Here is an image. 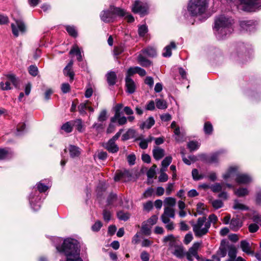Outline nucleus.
I'll use <instances>...</instances> for the list:
<instances>
[{
	"mask_svg": "<svg viewBox=\"0 0 261 261\" xmlns=\"http://www.w3.org/2000/svg\"><path fill=\"white\" fill-rule=\"evenodd\" d=\"M56 249L65 256V261H83L80 256L81 250L76 240L66 239L63 244L61 246H57Z\"/></svg>",
	"mask_w": 261,
	"mask_h": 261,
	"instance_id": "obj_1",
	"label": "nucleus"
},
{
	"mask_svg": "<svg viewBox=\"0 0 261 261\" xmlns=\"http://www.w3.org/2000/svg\"><path fill=\"white\" fill-rule=\"evenodd\" d=\"M233 20L224 15H221L216 18L215 22V34L218 39H222L226 35L231 34L233 31L232 25Z\"/></svg>",
	"mask_w": 261,
	"mask_h": 261,
	"instance_id": "obj_2",
	"label": "nucleus"
},
{
	"mask_svg": "<svg viewBox=\"0 0 261 261\" xmlns=\"http://www.w3.org/2000/svg\"><path fill=\"white\" fill-rule=\"evenodd\" d=\"M125 13L124 9L111 6L109 10H103L100 13V17L103 22L109 23L114 21L117 16L122 17Z\"/></svg>",
	"mask_w": 261,
	"mask_h": 261,
	"instance_id": "obj_3",
	"label": "nucleus"
},
{
	"mask_svg": "<svg viewBox=\"0 0 261 261\" xmlns=\"http://www.w3.org/2000/svg\"><path fill=\"white\" fill-rule=\"evenodd\" d=\"M207 7L206 0H190L188 6V11L191 16H197L203 14Z\"/></svg>",
	"mask_w": 261,
	"mask_h": 261,
	"instance_id": "obj_4",
	"label": "nucleus"
},
{
	"mask_svg": "<svg viewBox=\"0 0 261 261\" xmlns=\"http://www.w3.org/2000/svg\"><path fill=\"white\" fill-rule=\"evenodd\" d=\"M205 217H200L196 223H192L193 231L195 236L197 238H201L206 234L210 228L209 222H206Z\"/></svg>",
	"mask_w": 261,
	"mask_h": 261,
	"instance_id": "obj_5",
	"label": "nucleus"
},
{
	"mask_svg": "<svg viewBox=\"0 0 261 261\" xmlns=\"http://www.w3.org/2000/svg\"><path fill=\"white\" fill-rule=\"evenodd\" d=\"M244 5V10L246 11H254L261 8V0H241Z\"/></svg>",
	"mask_w": 261,
	"mask_h": 261,
	"instance_id": "obj_6",
	"label": "nucleus"
},
{
	"mask_svg": "<svg viewBox=\"0 0 261 261\" xmlns=\"http://www.w3.org/2000/svg\"><path fill=\"white\" fill-rule=\"evenodd\" d=\"M15 23L11 24V28L13 34L15 37H18L19 33H23L25 32L26 26L21 19H14Z\"/></svg>",
	"mask_w": 261,
	"mask_h": 261,
	"instance_id": "obj_7",
	"label": "nucleus"
},
{
	"mask_svg": "<svg viewBox=\"0 0 261 261\" xmlns=\"http://www.w3.org/2000/svg\"><path fill=\"white\" fill-rule=\"evenodd\" d=\"M201 244V243L200 242L194 243L188 251L186 253L187 258L189 261H193L194 257L197 259H199L197 251Z\"/></svg>",
	"mask_w": 261,
	"mask_h": 261,
	"instance_id": "obj_8",
	"label": "nucleus"
},
{
	"mask_svg": "<svg viewBox=\"0 0 261 261\" xmlns=\"http://www.w3.org/2000/svg\"><path fill=\"white\" fill-rule=\"evenodd\" d=\"M148 7L146 5L142 4L139 1H136L132 7V11L134 13H139L142 16L147 14Z\"/></svg>",
	"mask_w": 261,
	"mask_h": 261,
	"instance_id": "obj_9",
	"label": "nucleus"
},
{
	"mask_svg": "<svg viewBox=\"0 0 261 261\" xmlns=\"http://www.w3.org/2000/svg\"><path fill=\"white\" fill-rule=\"evenodd\" d=\"M175 212L173 208L171 207H166L164 208V213L161 217V220L163 223H167L169 221L170 218H174Z\"/></svg>",
	"mask_w": 261,
	"mask_h": 261,
	"instance_id": "obj_10",
	"label": "nucleus"
},
{
	"mask_svg": "<svg viewBox=\"0 0 261 261\" xmlns=\"http://www.w3.org/2000/svg\"><path fill=\"white\" fill-rule=\"evenodd\" d=\"M40 198L39 197L38 192L36 191L34 194H31L29 197L30 203L32 208L37 211L40 207Z\"/></svg>",
	"mask_w": 261,
	"mask_h": 261,
	"instance_id": "obj_11",
	"label": "nucleus"
},
{
	"mask_svg": "<svg viewBox=\"0 0 261 261\" xmlns=\"http://www.w3.org/2000/svg\"><path fill=\"white\" fill-rule=\"evenodd\" d=\"M7 78L8 81L7 82L5 83L2 82L0 84L2 89L4 90H8L11 89V84H12L15 87H16L18 84V82L13 75H8Z\"/></svg>",
	"mask_w": 261,
	"mask_h": 261,
	"instance_id": "obj_12",
	"label": "nucleus"
},
{
	"mask_svg": "<svg viewBox=\"0 0 261 261\" xmlns=\"http://www.w3.org/2000/svg\"><path fill=\"white\" fill-rule=\"evenodd\" d=\"M235 181L239 185H247L251 182L252 178L246 174H238L236 175Z\"/></svg>",
	"mask_w": 261,
	"mask_h": 261,
	"instance_id": "obj_13",
	"label": "nucleus"
},
{
	"mask_svg": "<svg viewBox=\"0 0 261 261\" xmlns=\"http://www.w3.org/2000/svg\"><path fill=\"white\" fill-rule=\"evenodd\" d=\"M238 168L236 166L230 167L227 171L223 175V177L225 180H228L232 177H236L237 173Z\"/></svg>",
	"mask_w": 261,
	"mask_h": 261,
	"instance_id": "obj_14",
	"label": "nucleus"
},
{
	"mask_svg": "<svg viewBox=\"0 0 261 261\" xmlns=\"http://www.w3.org/2000/svg\"><path fill=\"white\" fill-rule=\"evenodd\" d=\"M125 85L126 87V91L129 94L135 92L136 90V85L134 81L128 76L125 78Z\"/></svg>",
	"mask_w": 261,
	"mask_h": 261,
	"instance_id": "obj_15",
	"label": "nucleus"
},
{
	"mask_svg": "<svg viewBox=\"0 0 261 261\" xmlns=\"http://www.w3.org/2000/svg\"><path fill=\"white\" fill-rule=\"evenodd\" d=\"M112 141H108L104 145L103 147L106 149L109 152L115 153L118 151L119 147L115 143V142H112Z\"/></svg>",
	"mask_w": 261,
	"mask_h": 261,
	"instance_id": "obj_16",
	"label": "nucleus"
},
{
	"mask_svg": "<svg viewBox=\"0 0 261 261\" xmlns=\"http://www.w3.org/2000/svg\"><path fill=\"white\" fill-rule=\"evenodd\" d=\"M242 226V222L241 220L237 218H233L230 222V229L233 231H237Z\"/></svg>",
	"mask_w": 261,
	"mask_h": 261,
	"instance_id": "obj_17",
	"label": "nucleus"
},
{
	"mask_svg": "<svg viewBox=\"0 0 261 261\" xmlns=\"http://www.w3.org/2000/svg\"><path fill=\"white\" fill-rule=\"evenodd\" d=\"M153 156L156 160L161 159L165 155L164 149L158 147L154 146L152 150Z\"/></svg>",
	"mask_w": 261,
	"mask_h": 261,
	"instance_id": "obj_18",
	"label": "nucleus"
},
{
	"mask_svg": "<svg viewBox=\"0 0 261 261\" xmlns=\"http://www.w3.org/2000/svg\"><path fill=\"white\" fill-rule=\"evenodd\" d=\"M176 44L174 42L172 41L168 45H167L164 49L162 55L164 57H170L172 55V49L176 48Z\"/></svg>",
	"mask_w": 261,
	"mask_h": 261,
	"instance_id": "obj_19",
	"label": "nucleus"
},
{
	"mask_svg": "<svg viewBox=\"0 0 261 261\" xmlns=\"http://www.w3.org/2000/svg\"><path fill=\"white\" fill-rule=\"evenodd\" d=\"M253 23V22L252 20H243L240 22V26L243 30L251 31L254 28Z\"/></svg>",
	"mask_w": 261,
	"mask_h": 261,
	"instance_id": "obj_20",
	"label": "nucleus"
},
{
	"mask_svg": "<svg viewBox=\"0 0 261 261\" xmlns=\"http://www.w3.org/2000/svg\"><path fill=\"white\" fill-rule=\"evenodd\" d=\"M172 253L177 258H181L186 255L184 248L182 246H177L175 247Z\"/></svg>",
	"mask_w": 261,
	"mask_h": 261,
	"instance_id": "obj_21",
	"label": "nucleus"
},
{
	"mask_svg": "<svg viewBox=\"0 0 261 261\" xmlns=\"http://www.w3.org/2000/svg\"><path fill=\"white\" fill-rule=\"evenodd\" d=\"M155 123V121L153 117H149L145 121L143 122L140 125V128L141 129H149Z\"/></svg>",
	"mask_w": 261,
	"mask_h": 261,
	"instance_id": "obj_22",
	"label": "nucleus"
},
{
	"mask_svg": "<svg viewBox=\"0 0 261 261\" xmlns=\"http://www.w3.org/2000/svg\"><path fill=\"white\" fill-rule=\"evenodd\" d=\"M70 55L75 54L77 57V60L79 61H81L82 60V53L80 49L79 46L76 44H74L72 47L70 51H69Z\"/></svg>",
	"mask_w": 261,
	"mask_h": 261,
	"instance_id": "obj_23",
	"label": "nucleus"
},
{
	"mask_svg": "<svg viewBox=\"0 0 261 261\" xmlns=\"http://www.w3.org/2000/svg\"><path fill=\"white\" fill-rule=\"evenodd\" d=\"M68 149L70 155L72 158L79 156L81 153L80 148L74 145H70Z\"/></svg>",
	"mask_w": 261,
	"mask_h": 261,
	"instance_id": "obj_24",
	"label": "nucleus"
},
{
	"mask_svg": "<svg viewBox=\"0 0 261 261\" xmlns=\"http://www.w3.org/2000/svg\"><path fill=\"white\" fill-rule=\"evenodd\" d=\"M240 246L243 252L249 254H253V252L250 250V246L247 241L245 240L242 241L241 242Z\"/></svg>",
	"mask_w": 261,
	"mask_h": 261,
	"instance_id": "obj_25",
	"label": "nucleus"
},
{
	"mask_svg": "<svg viewBox=\"0 0 261 261\" xmlns=\"http://www.w3.org/2000/svg\"><path fill=\"white\" fill-rule=\"evenodd\" d=\"M138 61L141 66L145 67H149L151 65V62L141 54L138 57Z\"/></svg>",
	"mask_w": 261,
	"mask_h": 261,
	"instance_id": "obj_26",
	"label": "nucleus"
},
{
	"mask_svg": "<svg viewBox=\"0 0 261 261\" xmlns=\"http://www.w3.org/2000/svg\"><path fill=\"white\" fill-rule=\"evenodd\" d=\"M234 194L238 197H244L249 194V191L246 188H240L238 189L234 190Z\"/></svg>",
	"mask_w": 261,
	"mask_h": 261,
	"instance_id": "obj_27",
	"label": "nucleus"
},
{
	"mask_svg": "<svg viewBox=\"0 0 261 261\" xmlns=\"http://www.w3.org/2000/svg\"><path fill=\"white\" fill-rule=\"evenodd\" d=\"M107 81L110 85H114L116 83V75L114 72L111 71L107 74Z\"/></svg>",
	"mask_w": 261,
	"mask_h": 261,
	"instance_id": "obj_28",
	"label": "nucleus"
},
{
	"mask_svg": "<svg viewBox=\"0 0 261 261\" xmlns=\"http://www.w3.org/2000/svg\"><path fill=\"white\" fill-rule=\"evenodd\" d=\"M233 208L234 210H238L241 211H247L249 210V207L239 202L238 200H235L234 201Z\"/></svg>",
	"mask_w": 261,
	"mask_h": 261,
	"instance_id": "obj_29",
	"label": "nucleus"
},
{
	"mask_svg": "<svg viewBox=\"0 0 261 261\" xmlns=\"http://www.w3.org/2000/svg\"><path fill=\"white\" fill-rule=\"evenodd\" d=\"M73 123L71 121H68L63 124L61 126V129L67 133H71L72 131Z\"/></svg>",
	"mask_w": 261,
	"mask_h": 261,
	"instance_id": "obj_30",
	"label": "nucleus"
},
{
	"mask_svg": "<svg viewBox=\"0 0 261 261\" xmlns=\"http://www.w3.org/2000/svg\"><path fill=\"white\" fill-rule=\"evenodd\" d=\"M222 153V151H219L212 154L208 159V162L215 163L218 162L219 155Z\"/></svg>",
	"mask_w": 261,
	"mask_h": 261,
	"instance_id": "obj_31",
	"label": "nucleus"
},
{
	"mask_svg": "<svg viewBox=\"0 0 261 261\" xmlns=\"http://www.w3.org/2000/svg\"><path fill=\"white\" fill-rule=\"evenodd\" d=\"M11 156V152L6 149L0 148V160L8 159Z\"/></svg>",
	"mask_w": 261,
	"mask_h": 261,
	"instance_id": "obj_32",
	"label": "nucleus"
},
{
	"mask_svg": "<svg viewBox=\"0 0 261 261\" xmlns=\"http://www.w3.org/2000/svg\"><path fill=\"white\" fill-rule=\"evenodd\" d=\"M150 226L146 222H143L141 228L142 233L147 236L149 235L151 233Z\"/></svg>",
	"mask_w": 261,
	"mask_h": 261,
	"instance_id": "obj_33",
	"label": "nucleus"
},
{
	"mask_svg": "<svg viewBox=\"0 0 261 261\" xmlns=\"http://www.w3.org/2000/svg\"><path fill=\"white\" fill-rule=\"evenodd\" d=\"M142 52L149 57H153L156 56V50L153 47H148L142 50Z\"/></svg>",
	"mask_w": 261,
	"mask_h": 261,
	"instance_id": "obj_34",
	"label": "nucleus"
},
{
	"mask_svg": "<svg viewBox=\"0 0 261 261\" xmlns=\"http://www.w3.org/2000/svg\"><path fill=\"white\" fill-rule=\"evenodd\" d=\"M117 217L120 220L127 221L130 217L129 213H124L123 211H119L117 213Z\"/></svg>",
	"mask_w": 261,
	"mask_h": 261,
	"instance_id": "obj_35",
	"label": "nucleus"
},
{
	"mask_svg": "<svg viewBox=\"0 0 261 261\" xmlns=\"http://www.w3.org/2000/svg\"><path fill=\"white\" fill-rule=\"evenodd\" d=\"M64 74L66 76H68L70 77V82H72L74 79V72L72 70V68L65 67L64 69Z\"/></svg>",
	"mask_w": 261,
	"mask_h": 261,
	"instance_id": "obj_36",
	"label": "nucleus"
},
{
	"mask_svg": "<svg viewBox=\"0 0 261 261\" xmlns=\"http://www.w3.org/2000/svg\"><path fill=\"white\" fill-rule=\"evenodd\" d=\"M88 101L85 102L81 103L78 107V110L81 115H85L86 114V110L87 109Z\"/></svg>",
	"mask_w": 261,
	"mask_h": 261,
	"instance_id": "obj_37",
	"label": "nucleus"
},
{
	"mask_svg": "<svg viewBox=\"0 0 261 261\" xmlns=\"http://www.w3.org/2000/svg\"><path fill=\"white\" fill-rule=\"evenodd\" d=\"M73 125H75L77 130L80 132H82L84 130L83 125L81 119H76L72 122Z\"/></svg>",
	"mask_w": 261,
	"mask_h": 261,
	"instance_id": "obj_38",
	"label": "nucleus"
},
{
	"mask_svg": "<svg viewBox=\"0 0 261 261\" xmlns=\"http://www.w3.org/2000/svg\"><path fill=\"white\" fill-rule=\"evenodd\" d=\"M213 130V126L210 122H206L204 124V131L206 134L210 135Z\"/></svg>",
	"mask_w": 261,
	"mask_h": 261,
	"instance_id": "obj_39",
	"label": "nucleus"
},
{
	"mask_svg": "<svg viewBox=\"0 0 261 261\" xmlns=\"http://www.w3.org/2000/svg\"><path fill=\"white\" fill-rule=\"evenodd\" d=\"M200 144L196 141H190L188 144V147L191 151L197 150Z\"/></svg>",
	"mask_w": 261,
	"mask_h": 261,
	"instance_id": "obj_40",
	"label": "nucleus"
},
{
	"mask_svg": "<svg viewBox=\"0 0 261 261\" xmlns=\"http://www.w3.org/2000/svg\"><path fill=\"white\" fill-rule=\"evenodd\" d=\"M50 186H46L41 181L39 182L37 185V188L40 193L44 192L47 191Z\"/></svg>",
	"mask_w": 261,
	"mask_h": 261,
	"instance_id": "obj_41",
	"label": "nucleus"
},
{
	"mask_svg": "<svg viewBox=\"0 0 261 261\" xmlns=\"http://www.w3.org/2000/svg\"><path fill=\"white\" fill-rule=\"evenodd\" d=\"M156 106L159 109H165L167 107L166 101L159 99H156Z\"/></svg>",
	"mask_w": 261,
	"mask_h": 261,
	"instance_id": "obj_42",
	"label": "nucleus"
},
{
	"mask_svg": "<svg viewBox=\"0 0 261 261\" xmlns=\"http://www.w3.org/2000/svg\"><path fill=\"white\" fill-rule=\"evenodd\" d=\"M128 174V171L124 170L123 171H120L117 172L114 177V180L116 181H119L120 180H122L123 181V175Z\"/></svg>",
	"mask_w": 261,
	"mask_h": 261,
	"instance_id": "obj_43",
	"label": "nucleus"
},
{
	"mask_svg": "<svg viewBox=\"0 0 261 261\" xmlns=\"http://www.w3.org/2000/svg\"><path fill=\"white\" fill-rule=\"evenodd\" d=\"M66 31L70 36L74 37H76L77 36V32L74 27L70 25L67 26Z\"/></svg>",
	"mask_w": 261,
	"mask_h": 261,
	"instance_id": "obj_44",
	"label": "nucleus"
},
{
	"mask_svg": "<svg viewBox=\"0 0 261 261\" xmlns=\"http://www.w3.org/2000/svg\"><path fill=\"white\" fill-rule=\"evenodd\" d=\"M211 190L215 193L220 192L222 189V186L219 183H216L210 187Z\"/></svg>",
	"mask_w": 261,
	"mask_h": 261,
	"instance_id": "obj_45",
	"label": "nucleus"
},
{
	"mask_svg": "<svg viewBox=\"0 0 261 261\" xmlns=\"http://www.w3.org/2000/svg\"><path fill=\"white\" fill-rule=\"evenodd\" d=\"M211 204L215 209H219L223 206V202L218 199L213 200Z\"/></svg>",
	"mask_w": 261,
	"mask_h": 261,
	"instance_id": "obj_46",
	"label": "nucleus"
},
{
	"mask_svg": "<svg viewBox=\"0 0 261 261\" xmlns=\"http://www.w3.org/2000/svg\"><path fill=\"white\" fill-rule=\"evenodd\" d=\"M205 211H206V210L205 209V206L203 203H198L197 204V213L198 214H204Z\"/></svg>",
	"mask_w": 261,
	"mask_h": 261,
	"instance_id": "obj_47",
	"label": "nucleus"
},
{
	"mask_svg": "<svg viewBox=\"0 0 261 261\" xmlns=\"http://www.w3.org/2000/svg\"><path fill=\"white\" fill-rule=\"evenodd\" d=\"M228 255L229 258H236L237 256V249L234 246H230L229 248Z\"/></svg>",
	"mask_w": 261,
	"mask_h": 261,
	"instance_id": "obj_48",
	"label": "nucleus"
},
{
	"mask_svg": "<svg viewBox=\"0 0 261 261\" xmlns=\"http://www.w3.org/2000/svg\"><path fill=\"white\" fill-rule=\"evenodd\" d=\"M148 31L147 27L146 25H142L139 27L138 34L140 36H144Z\"/></svg>",
	"mask_w": 261,
	"mask_h": 261,
	"instance_id": "obj_49",
	"label": "nucleus"
},
{
	"mask_svg": "<svg viewBox=\"0 0 261 261\" xmlns=\"http://www.w3.org/2000/svg\"><path fill=\"white\" fill-rule=\"evenodd\" d=\"M164 203L165 204L169 206H173L175 205L176 200L175 198L172 197H167L165 199Z\"/></svg>",
	"mask_w": 261,
	"mask_h": 261,
	"instance_id": "obj_50",
	"label": "nucleus"
},
{
	"mask_svg": "<svg viewBox=\"0 0 261 261\" xmlns=\"http://www.w3.org/2000/svg\"><path fill=\"white\" fill-rule=\"evenodd\" d=\"M158 219V218L157 216L153 215L145 222L148 224L149 225L152 226L156 223Z\"/></svg>",
	"mask_w": 261,
	"mask_h": 261,
	"instance_id": "obj_51",
	"label": "nucleus"
},
{
	"mask_svg": "<svg viewBox=\"0 0 261 261\" xmlns=\"http://www.w3.org/2000/svg\"><path fill=\"white\" fill-rule=\"evenodd\" d=\"M29 71L30 74L34 76H36L38 72L37 67L34 65H31L30 66Z\"/></svg>",
	"mask_w": 261,
	"mask_h": 261,
	"instance_id": "obj_52",
	"label": "nucleus"
},
{
	"mask_svg": "<svg viewBox=\"0 0 261 261\" xmlns=\"http://www.w3.org/2000/svg\"><path fill=\"white\" fill-rule=\"evenodd\" d=\"M172 162V158L170 156L166 157L162 162V166L167 167Z\"/></svg>",
	"mask_w": 261,
	"mask_h": 261,
	"instance_id": "obj_53",
	"label": "nucleus"
},
{
	"mask_svg": "<svg viewBox=\"0 0 261 261\" xmlns=\"http://www.w3.org/2000/svg\"><path fill=\"white\" fill-rule=\"evenodd\" d=\"M107 119V111L106 110H102L99 114L98 117V120L100 122H103Z\"/></svg>",
	"mask_w": 261,
	"mask_h": 261,
	"instance_id": "obj_54",
	"label": "nucleus"
},
{
	"mask_svg": "<svg viewBox=\"0 0 261 261\" xmlns=\"http://www.w3.org/2000/svg\"><path fill=\"white\" fill-rule=\"evenodd\" d=\"M102 226V223L99 221H97L92 226V230L94 231H98L100 230Z\"/></svg>",
	"mask_w": 261,
	"mask_h": 261,
	"instance_id": "obj_55",
	"label": "nucleus"
},
{
	"mask_svg": "<svg viewBox=\"0 0 261 261\" xmlns=\"http://www.w3.org/2000/svg\"><path fill=\"white\" fill-rule=\"evenodd\" d=\"M163 241L165 243L170 242V245L172 246L174 241V237L172 234H170L164 237Z\"/></svg>",
	"mask_w": 261,
	"mask_h": 261,
	"instance_id": "obj_56",
	"label": "nucleus"
},
{
	"mask_svg": "<svg viewBox=\"0 0 261 261\" xmlns=\"http://www.w3.org/2000/svg\"><path fill=\"white\" fill-rule=\"evenodd\" d=\"M117 196L114 194H111L108 197L107 202L109 205L113 204L114 202L116 200Z\"/></svg>",
	"mask_w": 261,
	"mask_h": 261,
	"instance_id": "obj_57",
	"label": "nucleus"
},
{
	"mask_svg": "<svg viewBox=\"0 0 261 261\" xmlns=\"http://www.w3.org/2000/svg\"><path fill=\"white\" fill-rule=\"evenodd\" d=\"M192 174L194 180H197L202 178L201 175H199L198 171L196 169H194L192 170Z\"/></svg>",
	"mask_w": 261,
	"mask_h": 261,
	"instance_id": "obj_58",
	"label": "nucleus"
},
{
	"mask_svg": "<svg viewBox=\"0 0 261 261\" xmlns=\"http://www.w3.org/2000/svg\"><path fill=\"white\" fill-rule=\"evenodd\" d=\"M217 220V217L214 214H211L208 216V221L206 220V222H209L210 225H211L212 223L215 224Z\"/></svg>",
	"mask_w": 261,
	"mask_h": 261,
	"instance_id": "obj_59",
	"label": "nucleus"
},
{
	"mask_svg": "<svg viewBox=\"0 0 261 261\" xmlns=\"http://www.w3.org/2000/svg\"><path fill=\"white\" fill-rule=\"evenodd\" d=\"M61 90L64 93H67L70 90V86L68 83H63L61 85Z\"/></svg>",
	"mask_w": 261,
	"mask_h": 261,
	"instance_id": "obj_60",
	"label": "nucleus"
},
{
	"mask_svg": "<svg viewBox=\"0 0 261 261\" xmlns=\"http://www.w3.org/2000/svg\"><path fill=\"white\" fill-rule=\"evenodd\" d=\"M103 219L105 221L109 222L111 218V213L106 210H103Z\"/></svg>",
	"mask_w": 261,
	"mask_h": 261,
	"instance_id": "obj_61",
	"label": "nucleus"
},
{
	"mask_svg": "<svg viewBox=\"0 0 261 261\" xmlns=\"http://www.w3.org/2000/svg\"><path fill=\"white\" fill-rule=\"evenodd\" d=\"M9 22V18L7 16L0 14V24H6Z\"/></svg>",
	"mask_w": 261,
	"mask_h": 261,
	"instance_id": "obj_62",
	"label": "nucleus"
},
{
	"mask_svg": "<svg viewBox=\"0 0 261 261\" xmlns=\"http://www.w3.org/2000/svg\"><path fill=\"white\" fill-rule=\"evenodd\" d=\"M227 254V250L225 247H220L217 252V254L221 257H224Z\"/></svg>",
	"mask_w": 261,
	"mask_h": 261,
	"instance_id": "obj_63",
	"label": "nucleus"
},
{
	"mask_svg": "<svg viewBox=\"0 0 261 261\" xmlns=\"http://www.w3.org/2000/svg\"><path fill=\"white\" fill-rule=\"evenodd\" d=\"M97 156L98 159L104 161L107 159L108 157V154L105 151H100L97 153Z\"/></svg>",
	"mask_w": 261,
	"mask_h": 261,
	"instance_id": "obj_64",
	"label": "nucleus"
}]
</instances>
